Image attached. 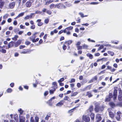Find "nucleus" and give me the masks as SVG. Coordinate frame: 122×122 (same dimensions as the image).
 <instances>
[{
  "instance_id": "f257e3e1",
  "label": "nucleus",
  "mask_w": 122,
  "mask_h": 122,
  "mask_svg": "<svg viewBox=\"0 0 122 122\" xmlns=\"http://www.w3.org/2000/svg\"><path fill=\"white\" fill-rule=\"evenodd\" d=\"M7 49V47L6 46H0V51L3 53H5L6 52V49Z\"/></svg>"
},
{
  "instance_id": "f03ea898",
  "label": "nucleus",
  "mask_w": 122,
  "mask_h": 122,
  "mask_svg": "<svg viewBox=\"0 0 122 122\" xmlns=\"http://www.w3.org/2000/svg\"><path fill=\"white\" fill-rule=\"evenodd\" d=\"M119 91V95L118 98L120 101H122V91L121 88L118 89Z\"/></svg>"
},
{
  "instance_id": "7ed1b4c3",
  "label": "nucleus",
  "mask_w": 122,
  "mask_h": 122,
  "mask_svg": "<svg viewBox=\"0 0 122 122\" xmlns=\"http://www.w3.org/2000/svg\"><path fill=\"white\" fill-rule=\"evenodd\" d=\"M104 108V107L103 106H100L99 107H97L95 108V110L96 112H100L103 110Z\"/></svg>"
},
{
  "instance_id": "20e7f679",
  "label": "nucleus",
  "mask_w": 122,
  "mask_h": 122,
  "mask_svg": "<svg viewBox=\"0 0 122 122\" xmlns=\"http://www.w3.org/2000/svg\"><path fill=\"white\" fill-rule=\"evenodd\" d=\"M82 120L83 121H85V122H89L90 120L89 117L87 116H83Z\"/></svg>"
},
{
  "instance_id": "39448f33",
  "label": "nucleus",
  "mask_w": 122,
  "mask_h": 122,
  "mask_svg": "<svg viewBox=\"0 0 122 122\" xmlns=\"http://www.w3.org/2000/svg\"><path fill=\"white\" fill-rule=\"evenodd\" d=\"M35 121L33 117H31L30 119V122H38L39 118L37 117H35Z\"/></svg>"
},
{
  "instance_id": "423d86ee",
  "label": "nucleus",
  "mask_w": 122,
  "mask_h": 122,
  "mask_svg": "<svg viewBox=\"0 0 122 122\" xmlns=\"http://www.w3.org/2000/svg\"><path fill=\"white\" fill-rule=\"evenodd\" d=\"M102 120V118L99 114H97L96 116V122H99Z\"/></svg>"
},
{
  "instance_id": "0eeeda50",
  "label": "nucleus",
  "mask_w": 122,
  "mask_h": 122,
  "mask_svg": "<svg viewBox=\"0 0 122 122\" xmlns=\"http://www.w3.org/2000/svg\"><path fill=\"white\" fill-rule=\"evenodd\" d=\"M15 42L11 41L8 43V48H10L12 47H14Z\"/></svg>"
},
{
  "instance_id": "6e6552de",
  "label": "nucleus",
  "mask_w": 122,
  "mask_h": 122,
  "mask_svg": "<svg viewBox=\"0 0 122 122\" xmlns=\"http://www.w3.org/2000/svg\"><path fill=\"white\" fill-rule=\"evenodd\" d=\"M15 3L14 2H12L9 4V8L10 9H13L15 6Z\"/></svg>"
},
{
  "instance_id": "1a4fd4ad",
  "label": "nucleus",
  "mask_w": 122,
  "mask_h": 122,
  "mask_svg": "<svg viewBox=\"0 0 122 122\" xmlns=\"http://www.w3.org/2000/svg\"><path fill=\"white\" fill-rule=\"evenodd\" d=\"M121 113L120 112H118L117 113V116L116 117V119L118 121L120 120L121 114Z\"/></svg>"
},
{
  "instance_id": "9d476101",
  "label": "nucleus",
  "mask_w": 122,
  "mask_h": 122,
  "mask_svg": "<svg viewBox=\"0 0 122 122\" xmlns=\"http://www.w3.org/2000/svg\"><path fill=\"white\" fill-rule=\"evenodd\" d=\"M25 5L26 7L29 8L32 5V3L30 1H28L26 2Z\"/></svg>"
},
{
  "instance_id": "9b49d317",
  "label": "nucleus",
  "mask_w": 122,
  "mask_h": 122,
  "mask_svg": "<svg viewBox=\"0 0 122 122\" xmlns=\"http://www.w3.org/2000/svg\"><path fill=\"white\" fill-rule=\"evenodd\" d=\"M19 122H25V117L23 116H19Z\"/></svg>"
},
{
  "instance_id": "f8f14e48",
  "label": "nucleus",
  "mask_w": 122,
  "mask_h": 122,
  "mask_svg": "<svg viewBox=\"0 0 122 122\" xmlns=\"http://www.w3.org/2000/svg\"><path fill=\"white\" fill-rule=\"evenodd\" d=\"M41 19L37 20L36 22L37 23V25L38 26H40L43 25V23L41 22Z\"/></svg>"
},
{
  "instance_id": "ddd939ff",
  "label": "nucleus",
  "mask_w": 122,
  "mask_h": 122,
  "mask_svg": "<svg viewBox=\"0 0 122 122\" xmlns=\"http://www.w3.org/2000/svg\"><path fill=\"white\" fill-rule=\"evenodd\" d=\"M21 41L20 40H18L16 42H15L14 47H16L18 46L21 43Z\"/></svg>"
},
{
  "instance_id": "4468645a",
  "label": "nucleus",
  "mask_w": 122,
  "mask_h": 122,
  "mask_svg": "<svg viewBox=\"0 0 122 122\" xmlns=\"http://www.w3.org/2000/svg\"><path fill=\"white\" fill-rule=\"evenodd\" d=\"M36 33H35L33 34V35L30 38V39L33 42L35 40L36 37V36L35 35Z\"/></svg>"
},
{
  "instance_id": "2eb2a0df",
  "label": "nucleus",
  "mask_w": 122,
  "mask_h": 122,
  "mask_svg": "<svg viewBox=\"0 0 122 122\" xmlns=\"http://www.w3.org/2000/svg\"><path fill=\"white\" fill-rule=\"evenodd\" d=\"M56 6L59 9L62 8L63 6H64V8H65V6H64L62 4H58L56 5Z\"/></svg>"
},
{
  "instance_id": "dca6fc26",
  "label": "nucleus",
  "mask_w": 122,
  "mask_h": 122,
  "mask_svg": "<svg viewBox=\"0 0 122 122\" xmlns=\"http://www.w3.org/2000/svg\"><path fill=\"white\" fill-rule=\"evenodd\" d=\"M78 94L77 92H72L70 95V97L75 96L76 95Z\"/></svg>"
},
{
  "instance_id": "f3484780",
  "label": "nucleus",
  "mask_w": 122,
  "mask_h": 122,
  "mask_svg": "<svg viewBox=\"0 0 122 122\" xmlns=\"http://www.w3.org/2000/svg\"><path fill=\"white\" fill-rule=\"evenodd\" d=\"M32 51V50H27V51H23L22 52H21V53H23V54H27V53H30L31 51Z\"/></svg>"
},
{
  "instance_id": "a211bd4d",
  "label": "nucleus",
  "mask_w": 122,
  "mask_h": 122,
  "mask_svg": "<svg viewBox=\"0 0 122 122\" xmlns=\"http://www.w3.org/2000/svg\"><path fill=\"white\" fill-rule=\"evenodd\" d=\"M77 33V34L80 36H81L83 35L84 33L81 31H76Z\"/></svg>"
},
{
  "instance_id": "6ab92c4d",
  "label": "nucleus",
  "mask_w": 122,
  "mask_h": 122,
  "mask_svg": "<svg viewBox=\"0 0 122 122\" xmlns=\"http://www.w3.org/2000/svg\"><path fill=\"white\" fill-rule=\"evenodd\" d=\"M62 101L58 103L56 105V106L59 107H60L63 104V102H62Z\"/></svg>"
},
{
  "instance_id": "aec40b11",
  "label": "nucleus",
  "mask_w": 122,
  "mask_h": 122,
  "mask_svg": "<svg viewBox=\"0 0 122 122\" xmlns=\"http://www.w3.org/2000/svg\"><path fill=\"white\" fill-rule=\"evenodd\" d=\"M109 115L110 117L114 119V114L111 112H109Z\"/></svg>"
},
{
  "instance_id": "412c9836",
  "label": "nucleus",
  "mask_w": 122,
  "mask_h": 122,
  "mask_svg": "<svg viewBox=\"0 0 122 122\" xmlns=\"http://www.w3.org/2000/svg\"><path fill=\"white\" fill-rule=\"evenodd\" d=\"M52 85L53 86V87H54V89H56L57 88V85L56 82H53L52 83Z\"/></svg>"
},
{
  "instance_id": "4be33fe9",
  "label": "nucleus",
  "mask_w": 122,
  "mask_h": 122,
  "mask_svg": "<svg viewBox=\"0 0 122 122\" xmlns=\"http://www.w3.org/2000/svg\"><path fill=\"white\" fill-rule=\"evenodd\" d=\"M93 110V107L92 106H91L89 107L88 109V111L90 112H91Z\"/></svg>"
},
{
  "instance_id": "5701e85b",
  "label": "nucleus",
  "mask_w": 122,
  "mask_h": 122,
  "mask_svg": "<svg viewBox=\"0 0 122 122\" xmlns=\"http://www.w3.org/2000/svg\"><path fill=\"white\" fill-rule=\"evenodd\" d=\"M86 95L88 96L89 97H92L93 95L91 93V92H87Z\"/></svg>"
},
{
  "instance_id": "b1692460",
  "label": "nucleus",
  "mask_w": 122,
  "mask_h": 122,
  "mask_svg": "<svg viewBox=\"0 0 122 122\" xmlns=\"http://www.w3.org/2000/svg\"><path fill=\"white\" fill-rule=\"evenodd\" d=\"M73 29V27L72 26H70L67 28L65 29V30H72Z\"/></svg>"
},
{
  "instance_id": "393cba45",
  "label": "nucleus",
  "mask_w": 122,
  "mask_h": 122,
  "mask_svg": "<svg viewBox=\"0 0 122 122\" xmlns=\"http://www.w3.org/2000/svg\"><path fill=\"white\" fill-rule=\"evenodd\" d=\"M86 55L87 56L89 57L91 59H92L93 58L92 55L89 53L87 54Z\"/></svg>"
},
{
  "instance_id": "a878e982",
  "label": "nucleus",
  "mask_w": 122,
  "mask_h": 122,
  "mask_svg": "<svg viewBox=\"0 0 122 122\" xmlns=\"http://www.w3.org/2000/svg\"><path fill=\"white\" fill-rule=\"evenodd\" d=\"M4 5V3L2 1H0V8H2Z\"/></svg>"
},
{
  "instance_id": "bb28decb",
  "label": "nucleus",
  "mask_w": 122,
  "mask_h": 122,
  "mask_svg": "<svg viewBox=\"0 0 122 122\" xmlns=\"http://www.w3.org/2000/svg\"><path fill=\"white\" fill-rule=\"evenodd\" d=\"M90 116L91 119L92 120H93L95 117L94 114L93 113H92L90 115Z\"/></svg>"
},
{
  "instance_id": "cd10ccee",
  "label": "nucleus",
  "mask_w": 122,
  "mask_h": 122,
  "mask_svg": "<svg viewBox=\"0 0 122 122\" xmlns=\"http://www.w3.org/2000/svg\"><path fill=\"white\" fill-rule=\"evenodd\" d=\"M79 15L81 16V17H87L88 16L87 15H84V14L80 12L79 13Z\"/></svg>"
},
{
  "instance_id": "c85d7f7f",
  "label": "nucleus",
  "mask_w": 122,
  "mask_h": 122,
  "mask_svg": "<svg viewBox=\"0 0 122 122\" xmlns=\"http://www.w3.org/2000/svg\"><path fill=\"white\" fill-rule=\"evenodd\" d=\"M82 47L83 49H86L88 48V46L84 44L82 46Z\"/></svg>"
},
{
  "instance_id": "c756f323",
  "label": "nucleus",
  "mask_w": 122,
  "mask_h": 122,
  "mask_svg": "<svg viewBox=\"0 0 122 122\" xmlns=\"http://www.w3.org/2000/svg\"><path fill=\"white\" fill-rule=\"evenodd\" d=\"M14 119L16 120L18 118V115L17 114H15L14 115Z\"/></svg>"
},
{
  "instance_id": "7c9ffc66",
  "label": "nucleus",
  "mask_w": 122,
  "mask_h": 122,
  "mask_svg": "<svg viewBox=\"0 0 122 122\" xmlns=\"http://www.w3.org/2000/svg\"><path fill=\"white\" fill-rule=\"evenodd\" d=\"M25 13L24 12H23L21 13H20L18 15V17H21L23 16L24 15Z\"/></svg>"
},
{
  "instance_id": "2f4dec72",
  "label": "nucleus",
  "mask_w": 122,
  "mask_h": 122,
  "mask_svg": "<svg viewBox=\"0 0 122 122\" xmlns=\"http://www.w3.org/2000/svg\"><path fill=\"white\" fill-rule=\"evenodd\" d=\"M18 37L17 35H15L14 37L12 38V39L14 41H16L17 40V38H18Z\"/></svg>"
},
{
  "instance_id": "473e14b6",
  "label": "nucleus",
  "mask_w": 122,
  "mask_h": 122,
  "mask_svg": "<svg viewBox=\"0 0 122 122\" xmlns=\"http://www.w3.org/2000/svg\"><path fill=\"white\" fill-rule=\"evenodd\" d=\"M12 91V90L10 88H8L7 90V92L8 93H11Z\"/></svg>"
},
{
  "instance_id": "72a5a7b5",
  "label": "nucleus",
  "mask_w": 122,
  "mask_h": 122,
  "mask_svg": "<svg viewBox=\"0 0 122 122\" xmlns=\"http://www.w3.org/2000/svg\"><path fill=\"white\" fill-rule=\"evenodd\" d=\"M108 53L112 56L114 55V53L111 51H108Z\"/></svg>"
},
{
  "instance_id": "f704fd0d",
  "label": "nucleus",
  "mask_w": 122,
  "mask_h": 122,
  "mask_svg": "<svg viewBox=\"0 0 122 122\" xmlns=\"http://www.w3.org/2000/svg\"><path fill=\"white\" fill-rule=\"evenodd\" d=\"M70 86L71 87V89L72 90H74V86L75 85L73 84H70Z\"/></svg>"
},
{
  "instance_id": "c9c22d12",
  "label": "nucleus",
  "mask_w": 122,
  "mask_h": 122,
  "mask_svg": "<svg viewBox=\"0 0 122 122\" xmlns=\"http://www.w3.org/2000/svg\"><path fill=\"white\" fill-rule=\"evenodd\" d=\"M9 15L8 14H6L3 16V18L5 19H6L8 16Z\"/></svg>"
},
{
  "instance_id": "e433bc0d",
  "label": "nucleus",
  "mask_w": 122,
  "mask_h": 122,
  "mask_svg": "<svg viewBox=\"0 0 122 122\" xmlns=\"http://www.w3.org/2000/svg\"><path fill=\"white\" fill-rule=\"evenodd\" d=\"M35 15V13H31L30 15H29V18L31 19L33 18L32 16L33 15Z\"/></svg>"
},
{
  "instance_id": "4c0bfd02",
  "label": "nucleus",
  "mask_w": 122,
  "mask_h": 122,
  "mask_svg": "<svg viewBox=\"0 0 122 122\" xmlns=\"http://www.w3.org/2000/svg\"><path fill=\"white\" fill-rule=\"evenodd\" d=\"M64 78H61L58 81V83H60L61 82L64 80Z\"/></svg>"
},
{
  "instance_id": "58836bf2",
  "label": "nucleus",
  "mask_w": 122,
  "mask_h": 122,
  "mask_svg": "<svg viewBox=\"0 0 122 122\" xmlns=\"http://www.w3.org/2000/svg\"><path fill=\"white\" fill-rule=\"evenodd\" d=\"M77 50H79L80 49H82V46H77Z\"/></svg>"
},
{
  "instance_id": "ea45409f",
  "label": "nucleus",
  "mask_w": 122,
  "mask_h": 122,
  "mask_svg": "<svg viewBox=\"0 0 122 122\" xmlns=\"http://www.w3.org/2000/svg\"><path fill=\"white\" fill-rule=\"evenodd\" d=\"M18 111L19 112L20 115L22 114L23 113V111L21 109H19L18 110Z\"/></svg>"
},
{
  "instance_id": "a19ab883",
  "label": "nucleus",
  "mask_w": 122,
  "mask_h": 122,
  "mask_svg": "<svg viewBox=\"0 0 122 122\" xmlns=\"http://www.w3.org/2000/svg\"><path fill=\"white\" fill-rule=\"evenodd\" d=\"M69 99V97L66 96H65L64 98V100H68Z\"/></svg>"
},
{
  "instance_id": "79ce46f5",
  "label": "nucleus",
  "mask_w": 122,
  "mask_h": 122,
  "mask_svg": "<svg viewBox=\"0 0 122 122\" xmlns=\"http://www.w3.org/2000/svg\"><path fill=\"white\" fill-rule=\"evenodd\" d=\"M91 87V86L90 85H89L87 86L85 88L86 90H87L88 89V90H90Z\"/></svg>"
},
{
  "instance_id": "37998d69",
  "label": "nucleus",
  "mask_w": 122,
  "mask_h": 122,
  "mask_svg": "<svg viewBox=\"0 0 122 122\" xmlns=\"http://www.w3.org/2000/svg\"><path fill=\"white\" fill-rule=\"evenodd\" d=\"M56 89H54V90H50L49 91L50 93L51 94H53L54 92L55 91Z\"/></svg>"
},
{
  "instance_id": "c03bdc74",
  "label": "nucleus",
  "mask_w": 122,
  "mask_h": 122,
  "mask_svg": "<svg viewBox=\"0 0 122 122\" xmlns=\"http://www.w3.org/2000/svg\"><path fill=\"white\" fill-rule=\"evenodd\" d=\"M58 31H52L51 32V35H53L54 33H57Z\"/></svg>"
},
{
  "instance_id": "a18cd8bd",
  "label": "nucleus",
  "mask_w": 122,
  "mask_h": 122,
  "mask_svg": "<svg viewBox=\"0 0 122 122\" xmlns=\"http://www.w3.org/2000/svg\"><path fill=\"white\" fill-rule=\"evenodd\" d=\"M115 48L119 50L121 49L120 46H115Z\"/></svg>"
},
{
  "instance_id": "49530a36",
  "label": "nucleus",
  "mask_w": 122,
  "mask_h": 122,
  "mask_svg": "<svg viewBox=\"0 0 122 122\" xmlns=\"http://www.w3.org/2000/svg\"><path fill=\"white\" fill-rule=\"evenodd\" d=\"M110 98L109 97H107L106 99L105 100V101L109 102V101L110 100Z\"/></svg>"
},
{
  "instance_id": "de8ad7c7",
  "label": "nucleus",
  "mask_w": 122,
  "mask_h": 122,
  "mask_svg": "<svg viewBox=\"0 0 122 122\" xmlns=\"http://www.w3.org/2000/svg\"><path fill=\"white\" fill-rule=\"evenodd\" d=\"M49 20L48 19H46L45 20L44 22L46 24H47L49 22Z\"/></svg>"
},
{
  "instance_id": "09e8293b",
  "label": "nucleus",
  "mask_w": 122,
  "mask_h": 122,
  "mask_svg": "<svg viewBox=\"0 0 122 122\" xmlns=\"http://www.w3.org/2000/svg\"><path fill=\"white\" fill-rule=\"evenodd\" d=\"M30 43V42L27 41H26L25 42V44L27 45H29Z\"/></svg>"
},
{
  "instance_id": "8fccbe9b",
  "label": "nucleus",
  "mask_w": 122,
  "mask_h": 122,
  "mask_svg": "<svg viewBox=\"0 0 122 122\" xmlns=\"http://www.w3.org/2000/svg\"><path fill=\"white\" fill-rule=\"evenodd\" d=\"M41 12L38 11V10H36L35 11V14H40L41 13Z\"/></svg>"
},
{
  "instance_id": "3c124183",
  "label": "nucleus",
  "mask_w": 122,
  "mask_h": 122,
  "mask_svg": "<svg viewBox=\"0 0 122 122\" xmlns=\"http://www.w3.org/2000/svg\"><path fill=\"white\" fill-rule=\"evenodd\" d=\"M76 107H75L73 108V109L69 110L68 112L70 113L71 112H73V110H74L75 109V108Z\"/></svg>"
},
{
  "instance_id": "603ef678",
  "label": "nucleus",
  "mask_w": 122,
  "mask_h": 122,
  "mask_svg": "<svg viewBox=\"0 0 122 122\" xmlns=\"http://www.w3.org/2000/svg\"><path fill=\"white\" fill-rule=\"evenodd\" d=\"M48 94V92L47 91H46L44 93V95L45 96H46Z\"/></svg>"
},
{
  "instance_id": "864d4df0",
  "label": "nucleus",
  "mask_w": 122,
  "mask_h": 122,
  "mask_svg": "<svg viewBox=\"0 0 122 122\" xmlns=\"http://www.w3.org/2000/svg\"><path fill=\"white\" fill-rule=\"evenodd\" d=\"M46 12L48 14L50 15L51 14V11L50 10H47L46 11Z\"/></svg>"
},
{
  "instance_id": "5fc2aeb1",
  "label": "nucleus",
  "mask_w": 122,
  "mask_h": 122,
  "mask_svg": "<svg viewBox=\"0 0 122 122\" xmlns=\"http://www.w3.org/2000/svg\"><path fill=\"white\" fill-rule=\"evenodd\" d=\"M98 4V2H92L90 3V4L91 5H97Z\"/></svg>"
},
{
  "instance_id": "6e6d98bb",
  "label": "nucleus",
  "mask_w": 122,
  "mask_h": 122,
  "mask_svg": "<svg viewBox=\"0 0 122 122\" xmlns=\"http://www.w3.org/2000/svg\"><path fill=\"white\" fill-rule=\"evenodd\" d=\"M54 5L53 4H51L49 6V7L50 9H52L54 7Z\"/></svg>"
},
{
  "instance_id": "4d7b16f0",
  "label": "nucleus",
  "mask_w": 122,
  "mask_h": 122,
  "mask_svg": "<svg viewBox=\"0 0 122 122\" xmlns=\"http://www.w3.org/2000/svg\"><path fill=\"white\" fill-rule=\"evenodd\" d=\"M20 27L21 29H24L25 28V26L21 25H20Z\"/></svg>"
},
{
  "instance_id": "13d9d810",
  "label": "nucleus",
  "mask_w": 122,
  "mask_h": 122,
  "mask_svg": "<svg viewBox=\"0 0 122 122\" xmlns=\"http://www.w3.org/2000/svg\"><path fill=\"white\" fill-rule=\"evenodd\" d=\"M50 117V116L49 115H46L45 118V120H48L49 117Z\"/></svg>"
},
{
  "instance_id": "bf43d9fd",
  "label": "nucleus",
  "mask_w": 122,
  "mask_h": 122,
  "mask_svg": "<svg viewBox=\"0 0 122 122\" xmlns=\"http://www.w3.org/2000/svg\"><path fill=\"white\" fill-rule=\"evenodd\" d=\"M72 42L71 41H69L66 42V43L68 44V45L70 44H71Z\"/></svg>"
},
{
  "instance_id": "052dcab7",
  "label": "nucleus",
  "mask_w": 122,
  "mask_h": 122,
  "mask_svg": "<svg viewBox=\"0 0 122 122\" xmlns=\"http://www.w3.org/2000/svg\"><path fill=\"white\" fill-rule=\"evenodd\" d=\"M81 42L80 41L78 42L76 44V47L78 46H79L81 44Z\"/></svg>"
},
{
  "instance_id": "680f3d73",
  "label": "nucleus",
  "mask_w": 122,
  "mask_h": 122,
  "mask_svg": "<svg viewBox=\"0 0 122 122\" xmlns=\"http://www.w3.org/2000/svg\"><path fill=\"white\" fill-rule=\"evenodd\" d=\"M29 15H27L24 18V19L25 20L29 19Z\"/></svg>"
},
{
  "instance_id": "e2e57ef3",
  "label": "nucleus",
  "mask_w": 122,
  "mask_h": 122,
  "mask_svg": "<svg viewBox=\"0 0 122 122\" xmlns=\"http://www.w3.org/2000/svg\"><path fill=\"white\" fill-rule=\"evenodd\" d=\"M75 80L74 79H71L70 81H69L70 83L74 82L75 81Z\"/></svg>"
},
{
  "instance_id": "0e129e2a",
  "label": "nucleus",
  "mask_w": 122,
  "mask_h": 122,
  "mask_svg": "<svg viewBox=\"0 0 122 122\" xmlns=\"http://www.w3.org/2000/svg\"><path fill=\"white\" fill-rule=\"evenodd\" d=\"M46 1H47V2L48 3H50L53 1L54 0H46Z\"/></svg>"
},
{
  "instance_id": "69168bd1",
  "label": "nucleus",
  "mask_w": 122,
  "mask_h": 122,
  "mask_svg": "<svg viewBox=\"0 0 122 122\" xmlns=\"http://www.w3.org/2000/svg\"><path fill=\"white\" fill-rule=\"evenodd\" d=\"M108 97L110 98L112 97V93H110Z\"/></svg>"
},
{
  "instance_id": "338daca9",
  "label": "nucleus",
  "mask_w": 122,
  "mask_h": 122,
  "mask_svg": "<svg viewBox=\"0 0 122 122\" xmlns=\"http://www.w3.org/2000/svg\"><path fill=\"white\" fill-rule=\"evenodd\" d=\"M30 28L32 29H34L35 28V25H32L30 27Z\"/></svg>"
},
{
  "instance_id": "774afa93",
  "label": "nucleus",
  "mask_w": 122,
  "mask_h": 122,
  "mask_svg": "<svg viewBox=\"0 0 122 122\" xmlns=\"http://www.w3.org/2000/svg\"><path fill=\"white\" fill-rule=\"evenodd\" d=\"M25 47V46H20L19 47V48L20 49H22Z\"/></svg>"
}]
</instances>
